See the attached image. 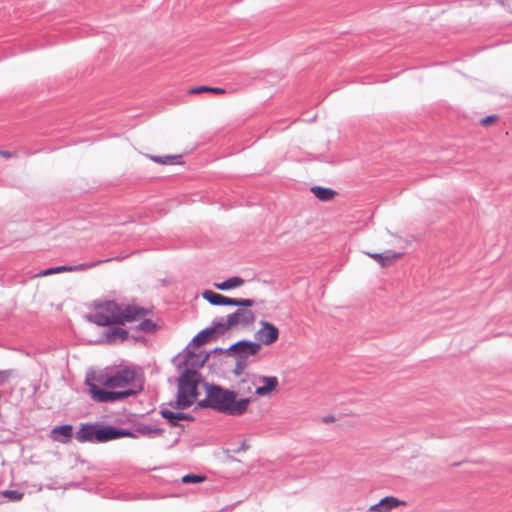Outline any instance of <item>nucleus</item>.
Returning <instances> with one entry per match:
<instances>
[{
    "mask_svg": "<svg viewBox=\"0 0 512 512\" xmlns=\"http://www.w3.org/2000/svg\"><path fill=\"white\" fill-rule=\"evenodd\" d=\"M202 297L210 304L215 306H231L232 298L216 293L212 290H205Z\"/></svg>",
    "mask_w": 512,
    "mask_h": 512,
    "instance_id": "16",
    "label": "nucleus"
},
{
    "mask_svg": "<svg viewBox=\"0 0 512 512\" xmlns=\"http://www.w3.org/2000/svg\"><path fill=\"white\" fill-rule=\"evenodd\" d=\"M51 437L54 441L68 443L73 437V426L70 424L56 426L51 431Z\"/></svg>",
    "mask_w": 512,
    "mask_h": 512,
    "instance_id": "14",
    "label": "nucleus"
},
{
    "mask_svg": "<svg viewBox=\"0 0 512 512\" xmlns=\"http://www.w3.org/2000/svg\"><path fill=\"white\" fill-rule=\"evenodd\" d=\"M124 431L129 432L132 435H123V437H130V438H138L141 436H148V437H158L162 436L164 433V430L159 427H151L149 425L138 423L135 425L134 429H124Z\"/></svg>",
    "mask_w": 512,
    "mask_h": 512,
    "instance_id": "10",
    "label": "nucleus"
},
{
    "mask_svg": "<svg viewBox=\"0 0 512 512\" xmlns=\"http://www.w3.org/2000/svg\"><path fill=\"white\" fill-rule=\"evenodd\" d=\"M15 153L11 152V151H7V150H0V156L4 157V158H10L14 155Z\"/></svg>",
    "mask_w": 512,
    "mask_h": 512,
    "instance_id": "33",
    "label": "nucleus"
},
{
    "mask_svg": "<svg viewBox=\"0 0 512 512\" xmlns=\"http://www.w3.org/2000/svg\"><path fill=\"white\" fill-rule=\"evenodd\" d=\"M128 337V331L119 327H115L107 333L108 342H114L117 339H119L121 342H124L125 340L128 339Z\"/></svg>",
    "mask_w": 512,
    "mask_h": 512,
    "instance_id": "21",
    "label": "nucleus"
},
{
    "mask_svg": "<svg viewBox=\"0 0 512 512\" xmlns=\"http://www.w3.org/2000/svg\"><path fill=\"white\" fill-rule=\"evenodd\" d=\"M258 381L263 384L258 386L255 390V394L260 397L270 395L279 385V381L276 376H260Z\"/></svg>",
    "mask_w": 512,
    "mask_h": 512,
    "instance_id": "12",
    "label": "nucleus"
},
{
    "mask_svg": "<svg viewBox=\"0 0 512 512\" xmlns=\"http://www.w3.org/2000/svg\"><path fill=\"white\" fill-rule=\"evenodd\" d=\"M226 350H227V349H223V348L217 347V348L213 349L211 353H215V354H227Z\"/></svg>",
    "mask_w": 512,
    "mask_h": 512,
    "instance_id": "34",
    "label": "nucleus"
},
{
    "mask_svg": "<svg viewBox=\"0 0 512 512\" xmlns=\"http://www.w3.org/2000/svg\"><path fill=\"white\" fill-rule=\"evenodd\" d=\"M367 255L380 264L381 267H389L403 256V253L386 250L383 253H367Z\"/></svg>",
    "mask_w": 512,
    "mask_h": 512,
    "instance_id": "13",
    "label": "nucleus"
},
{
    "mask_svg": "<svg viewBox=\"0 0 512 512\" xmlns=\"http://www.w3.org/2000/svg\"><path fill=\"white\" fill-rule=\"evenodd\" d=\"M255 305V300L251 298H232V305L237 306L239 308L248 309Z\"/></svg>",
    "mask_w": 512,
    "mask_h": 512,
    "instance_id": "27",
    "label": "nucleus"
},
{
    "mask_svg": "<svg viewBox=\"0 0 512 512\" xmlns=\"http://www.w3.org/2000/svg\"><path fill=\"white\" fill-rule=\"evenodd\" d=\"M212 337L213 330L206 328L200 331L196 336H194V338L192 339V344L195 346H202L208 343Z\"/></svg>",
    "mask_w": 512,
    "mask_h": 512,
    "instance_id": "22",
    "label": "nucleus"
},
{
    "mask_svg": "<svg viewBox=\"0 0 512 512\" xmlns=\"http://www.w3.org/2000/svg\"><path fill=\"white\" fill-rule=\"evenodd\" d=\"M123 435H131L111 425H101L98 423H82L79 430L75 434V439L80 443H105L111 440L122 438Z\"/></svg>",
    "mask_w": 512,
    "mask_h": 512,
    "instance_id": "4",
    "label": "nucleus"
},
{
    "mask_svg": "<svg viewBox=\"0 0 512 512\" xmlns=\"http://www.w3.org/2000/svg\"><path fill=\"white\" fill-rule=\"evenodd\" d=\"M255 313L250 309L238 308L235 312L227 316V326L235 328L241 326L249 327L255 322Z\"/></svg>",
    "mask_w": 512,
    "mask_h": 512,
    "instance_id": "7",
    "label": "nucleus"
},
{
    "mask_svg": "<svg viewBox=\"0 0 512 512\" xmlns=\"http://www.w3.org/2000/svg\"><path fill=\"white\" fill-rule=\"evenodd\" d=\"M11 370H0V385L5 384L11 377Z\"/></svg>",
    "mask_w": 512,
    "mask_h": 512,
    "instance_id": "30",
    "label": "nucleus"
},
{
    "mask_svg": "<svg viewBox=\"0 0 512 512\" xmlns=\"http://www.w3.org/2000/svg\"><path fill=\"white\" fill-rule=\"evenodd\" d=\"M160 415L166 419L171 427H178L179 419L177 418V412H172L169 409L161 408L159 411Z\"/></svg>",
    "mask_w": 512,
    "mask_h": 512,
    "instance_id": "24",
    "label": "nucleus"
},
{
    "mask_svg": "<svg viewBox=\"0 0 512 512\" xmlns=\"http://www.w3.org/2000/svg\"><path fill=\"white\" fill-rule=\"evenodd\" d=\"M96 312L86 315V319L100 327L112 325H124L126 322H132L142 319L137 330L152 333L157 325L151 319L145 317L151 313V310L130 304H120L114 300L96 302L94 304Z\"/></svg>",
    "mask_w": 512,
    "mask_h": 512,
    "instance_id": "1",
    "label": "nucleus"
},
{
    "mask_svg": "<svg viewBox=\"0 0 512 512\" xmlns=\"http://www.w3.org/2000/svg\"><path fill=\"white\" fill-rule=\"evenodd\" d=\"M260 350V343L248 340H240L227 348V354L235 357L236 359L233 374L235 376H241L248 365L255 361V359L251 358H255L259 354Z\"/></svg>",
    "mask_w": 512,
    "mask_h": 512,
    "instance_id": "5",
    "label": "nucleus"
},
{
    "mask_svg": "<svg viewBox=\"0 0 512 512\" xmlns=\"http://www.w3.org/2000/svg\"><path fill=\"white\" fill-rule=\"evenodd\" d=\"M208 329H212L213 330V335L216 334V333L220 334V335H223L228 330L232 329V327H228L227 326V320L223 321V319H220V320L215 319L212 322V326L208 327Z\"/></svg>",
    "mask_w": 512,
    "mask_h": 512,
    "instance_id": "25",
    "label": "nucleus"
},
{
    "mask_svg": "<svg viewBox=\"0 0 512 512\" xmlns=\"http://www.w3.org/2000/svg\"><path fill=\"white\" fill-rule=\"evenodd\" d=\"M110 377L111 375L105 372L87 374L85 384L87 385L91 398L94 401L99 403H112L137 395L143 389L141 385L137 389H127L123 391H109L100 388V385L110 388V383L108 381L110 380Z\"/></svg>",
    "mask_w": 512,
    "mask_h": 512,
    "instance_id": "3",
    "label": "nucleus"
},
{
    "mask_svg": "<svg viewBox=\"0 0 512 512\" xmlns=\"http://www.w3.org/2000/svg\"><path fill=\"white\" fill-rule=\"evenodd\" d=\"M185 351L186 352H185L182 364L184 366H186L187 368L188 367H191V368H195V367L201 368V367H203L205 365V363L208 361L209 356H210L209 353H207L205 355H203L201 352L200 353H196V352H194L192 350H189L188 347L186 348Z\"/></svg>",
    "mask_w": 512,
    "mask_h": 512,
    "instance_id": "11",
    "label": "nucleus"
},
{
    "mask_svg": "<svg viewBox=\"0 0 512 512\" xmlns=\"http://www.w3.org/2000/svg\"><path fill=\"white\" fill-rule=\"evenodd\" d=\"M206 397L197 402L201 409H212L228 416H242L248 410L250 398L238 399L236 391L214 383H204Z\"/></svg>",
    "mask_w": 512,
    "mask_h": 512,
    "instance_id": "2",
    "label": "nucleus"
},
{
    "mask_svg": "<svg viewBox=\"0 0 512 512\" xmlns=\"http://www.w3.org/2000/svg\"><path fill=\"white\" fill-rule=\"evenodd\" d=\"M3 495L13 501H19L23 498V493L17 490H6Z\"/></svg>",
    "mask_w": 512,
    "mask_h": 512,
    "instance_id": "29",
    "label": "nucleus"
},
{
    "mask_svg": "<svg viewBox=\"0 0 512 512\" xmlns=\"http://www.w3.org/2000/svg\"><path fill=\"white\" fill-rule=\"evenodd\" d=\"M177 418L179 421L186 420V421H193L194 417L191 414L184 413V412H177Z\"/></svg>",
    "mask_w": 512,
    "mask_h": 512,
    "instance_id": "32",
    "label": "nucleus"
},
{
    "mask_svg": "<svg viewBox=\"0 0 512 512\" xmlns=\"http://www.w3.org/2000/svg\"><path fill=\"white\" fill-rule=\"evenodd\" d=\"M249 448V446L246 444V442H243L241 446L235 450L234 452H240V451H246Z\"/></svg>",
    "mask_w": 512,
    "mask_h": 512,
    "instance_id": "35",
    "label": "nucleus"
},
{
    "mask_svg": "<svg viewBox=\"0 0 512 512\" xmlns=\"http://www.w3.org/2000/svg\"><path fill=\"white\" fill-rule=\"evenodd\" d=\"M261 329L255 333V339L260 344L271 345L279 338V329L272 323L261 320Z\"/></svg>",
    "mask_w": 512,
    "mask_h": 512,
    "instance_id": "8",
    "label": "nucleus"
},
{
    "mask_svg": "<svg viewBox=\"0 0 512 512\" xmlns=\"http://www.w3.org/2000/svg\"><path fill=\"white\" fill-rule=\"evenodd\" d=\"M135 370L133 368H123L116 371L111 375L109 383L110 388H123L134 382L135 380Z\"/></svg>",
    "mask_w": 512,
    "mask_h": 512,
    "instance_id": "9",
    "label": "nucleus"
},
{
    "mask_svg": "<svg viewBox=\"0 0 512 512\" xmlns=\"http://www.w3.org/2000/svg\"><path fill=\"white\" fill-rule=\"evenodd\" d=\"M335 418L333 416H326L323 418V421L326 423L333 422Z\"/></svg>",
    "mask_w": 512,
    "mask_h": 512,
    "instance_id": "36",
    "label": "nucleus"
},
{
    "mask_svg": "<svg viewBox=\"0 0 512 512\" xmlns=\"http://www.w3.org/2000/svg\"><path fill=\"white\" fill-rule=\"evenodd\" d=\"M401 504L400 500L393 497V496H387L381 499L378 503L372 505L369 509V511L372 512H388L392 509L396 508Z\"/></svg>",
    "mask_w": 512,
    "mask_h": 512,
    "instance_id": "15",
    "label": "nucleus"
},
{
    "mask_svg": "<svg viewBox=\"0 0 512 512\" xmlns=\"http://www.w3.org/2000/svg\"><path fill=\"white\" fill-rule=\"evenodd\" d=\"M194 401L187 393L183 384H178L177 399L174 404H170L172 407L183 410L192 406Z\"/></svg>",
    "mask_w": 512,
    "mask_h": 512,
    "instance_id": "17",
    "label": "nucleus"
},
{
    "mask_svg": "<svg viewBox=\"0 0 512 512\" xmlns=\"http://www.w3.org/2000/svg\"><path fill=\"white\" fill-rule=\"evenodd\" d=\"M311 192L314 194L316 198H318L321 201H330L337 195V192L335 190L320 186L312 187Z\"/></svg>",
    "mask_w": 512,
    "mask_h": 512,
    "instance_id": "19",
    "label": "nucleus"
},
{
    "mask_svg": "<svg viewBox=\"0 0 512 512\" xmlns=\"http://www.w3.org/2000/svg\"><path fill=\"white\" fill-rule=\"evenodd\" d=\"M201 375L194 369L186 368L178 379V384H183L187 393L195 402L198 397V384Z\"/></svg>",
    "mask_w": 512,
    "mask_h": 512,
    "instance_id": "6",
    "label": "nucleus"
},
{
    "mask_svg": "<svg viewBox=\"0 0 512 512\" xmlns=\"http://www.w3.org/2000/svg\"><path fill=\"white\" fill-rule=\"evenodd\" d=\"M244 284V279L238 276H234L231 278H228L227 280L220 282V283H214V287L218 290L226 291L233 288L240 287Z\"/></svg>",
    "mask_w": 512,
    "mask_h": 512,
    "instance_id": "20",
    "label": "nucleus"
},
{
    "mask_svg": "<svg viewBox=\"0 0 512 512\" xmlns=\"http://www.w3.org/2000/svg\"><path fill=\"white\" fill-rule=\"evenodd\" d=\"M94 265L95 264H80V265H77V266H57V267H51V268H48V269L40 271L37 274V276L38 277H43V276H48V275H52V274L60 273V272H65V271L82 270V269H85V268L93 267Z\"/></svg>",
    "mask_w": 512,
    "mask_h": 512,
    "instance_id": "18",
    "label": "nucleus"
},
{
    "mask_svg": "<svg viewBox=\"0 0 512 512\" xmlns=\"http://www.w3.org/2000/svg\"><path fill=\"white\" fill-rule=\"evenodd\" d=\"M181 155H167V156H150V159L156 163L164 165H173L180 163Z\"/></svg>",
    "mask_w": 512,
    "mask_h": 512,
    "instance_id": "23",
    "label": "nucleus"
},
{
    "mask_svg": "<svg viewBox=\"0 0 512 512\" xmlns=\"http://www.w3.org/2000/svg\"><path fill=\"white\" fill-rule=\"evenodd\" d=\"M203 92L214 93V94H224V93H226V90L223 88L210 87V86H198V87L191 88L189 90L190 94H199V93H203Z\"/></svg>",
    "mask_w": 512,
    "mask_h": 512,
    "instance_id": "26",
    "label": "nucleus"
},
{
    "mask_svg": "<svg viewBox=\"0 0 512 512\" xmlns=\"http://www.w3.org/2000/svg\"><path fill=\"white\" fill-rule=\"evenodd\" d=\"M497 119H498V117L496 115H490V116H487V117L481 119L480 123L483 126H488V125L494 123Z\"/></svg>",
    "mask_w": 512,
    "mask_h": 512,
    "instance_id": "31",
    "label": "nucleus"
},
{
    "mask_svg": "<svg viewBox=\"0 0 512 512\" xmlns=\"http://www.w3.org/2000/svg\"><path fill=\"white\" fill-rule=\"evenodd\" d=\"M205 480V476L198 474H187L182 477V483L190 484V483H201Z\"/></svg>",
    "mask_w": 512,
    "mask_h": 512,
    "instance_id": "28",
    "label": "nucleus"
}]
</instances>
